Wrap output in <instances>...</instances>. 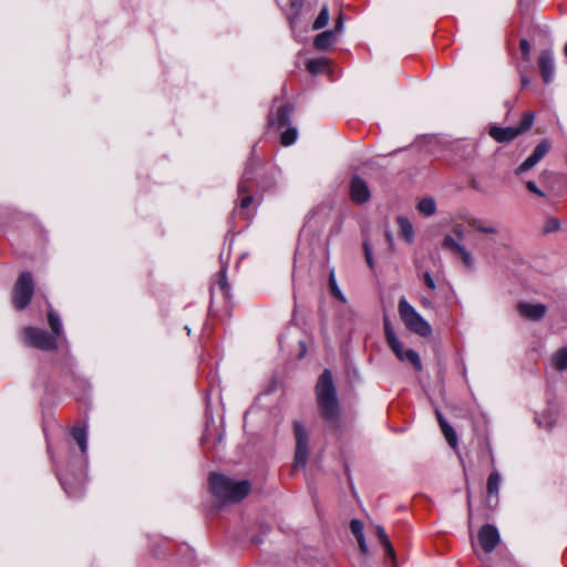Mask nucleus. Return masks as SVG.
Returning a JSON list of instances; mask_svg holds the SVG:
<instances>
[{"instance_id":"obj_50","label":"nucleus","mask_w":567,"mask_h":567,"mask_svg":"<svg viewBox=\"0 0 567 567\" xmlns=\"http://www.w3.org/2000/svg\"><path fill=\"white\" fill-rule=\"evenodd\" d=\"M564 51H565V54H566V56H567V43L565 44V49H564Z\"/></svg>"},{"instance_id":"obj_40","label":"nucleus","mask_w":567,"mask_h":567,"mask_svg":"<svg viewBox=\"0 0 567 567\" xmlns=\"http://www.w3.org/2000/svg\"><path fill=\"white\" fill-rule=\"evenodd\" d=\"M423 280L429 289L434 290L436 288L435 281L430 272H424Z\"/></svg>"},{"instance_id":"obj_46","label":"nucleus","mask_w":567,"mask_h":567,"mask_svg":"<svg viewBox=\"0 0 567 567\" xmlns=\"http://www.w3.org/2000/svg\"><path fill=\"white\" fill-rule=\"evenodd\" d=\"M342 28H343V19H342V16L340 14L339 18H338L337 24H336V29L338 31H341Z\"/></svg>"},{"instance_id":"obj_41","label":"nucleus","mask_w":567,"mask_h":567,"mask_svg":"<svg viewBox=\"0 0 567 567\" xmlns=\"http://www.w3.org/2000/svg\"><path fill=\"white\" fill-rule=\"evenodd\" d=\"M452 233L460 239H464L465 233L464 227L462 225H455L452 229Z\"/></svg>"},{"instance_id":"obj_11","label":"nucleus","mask_w":567,"mask_h":567,"mask_svg":"<svg viewBox=\"0 0 567 567\" xmlns=\"http://www.w3.org/2000/svg\"><path fill=\"white\" fill-rule=\"evenodd\" d=\"M370 189L367 183L359 176H353L350 182V197L355 204H364L370 199Z\"/></svg>"},{"instance_id":"obj_43","label":"nucleus","mask_w":567,"mask_h":567,"mask_svg":"<svg viewBox=\"0 0 567 567\" xmlns=\"http://www.w3.org/2000/svg\"><path fill=\"white\" fill-rule=\"evenodd\" d=\"M358 540V544H359V547L360 549L363 551V553H367L368 551V545L365 543V538H364V535L361 536V537H358L357 538Z\"/></svg>"},{"instance_id":"obj_37","label":"nucleus","mask_w":567,"mask_h":567,"mask_svg":"<svg viewBox=\"0 0 567 567\" xmlns=\"http://www.w3.org/2000/svg\"><path fill=\"white\" fill-rule=\"evenodd\" d=\"M363 249H364L365 260H367L369 267L372 269L373 268V258H372L371 247L368 241L363 243Z\"/></svg>"},{"instance_id":"obj_32","label":"nucleus","mask_w":567,"mask_h":567,"mask_svg":"<svg viewBox=\"0 0 567 567\" xmlns=\"http://www.w3.org/2000/svg\"><path fill=\"white\" fill-rule=\"evenodd\" d=\"M328 21H329V11H328L327 7H323L321 9L320 13L318 14L317 19L315 20L312 28L315 30L322 29L323 27L327 25Z\"/></svg>"},{"instance_id":"obj_1","label":"nucleus","mask_w":567,"mask_h":567,"mask_svg":"<svg viewBox=\"0 0 567 567\" xmlns=\"http://www.w3.org/2000/svg\"><path fill=\"white\" fill-rule=\"evenodd\" d=\"M209 486L213 495L224 503L239 502L250 491V483L248 481H235L216 473L209 476Z\"/></svg>"},{"instance_id":"obj_39","label":"nucleus","mask_w":567,"mask_h":567,"mask_svg":"<svg viewBox=\"0 0 567 567\" xmlns=\"http://www.w3.org/2000/svg\"><path fill=\"white\" fill-rule=\"evenodd\" d=\"M526 187H527V189H528L529 192H532V193L536 194L537 196H539V197H545L544 192H543V190H540V189L537 187V185H536L533 181H528V182L526 183Z\"/></svg>"},{"instance_id":"obj_7","label":"nucleus","mask_w":567,"mask_h":567,"mask_svg":"<svg viewBox=\"0 0 567 567\" xmlns=\"http://www.w3.org/2000/svg\"><path fill=\"white\" fill-rule=\"evenodd\" d=\"M386 342L400 361L406 360L415 368V370H422V363L419 354L412 349L404 350L398 337L392 338Z\"/></svg>"},{"instance_id":"obj_26","label":"nucleus","mask_w":567,"mask_h":567,"mask_svg":"<svg viewBox=\"0 0 567 567\" xmlns=\"http://www.w3.org/2000/svg\"><path fill=\"white\" fill-rule=\"evenodd\" d=\"M303 0H289L290 12L288 13V19L290 21L291 28H295L297 23V17L302 8Z\"/></svg>"},{"instance_id":"obj_12","label":"nucleus","mask_w":567,"mask_h":567,"mask_svg":"<svg viewBox=\"0 0 567 567\" xmlns=\"http://www.w3.org/2000/svg\"><path fill=\"white\" fill-rule=\"evenodd\" d=\"M539 70L545 83H550L555 76V62L553 52L545 50L540 53L538 59Z\"/></svg>"},{"instance_id":"obj_19","label":"nucleus","mask_w":567,"mask_h":567,"mask_svg":"<svg viewBox=\"0 0 567 567\" xmlns=\"http://www.w3.org/2000/svg\"><path fill=\"white\" fill-rule=\"evenodd\" d=\"M377 535H378V538H379L381 545L384 548L385 555L391 557L394 560L395 551H394V548H393L388 535L385 534V530L383 529V527H381V526L377 527Z\"/></svg>"},{"instance_id":"obj_23","label":"nucleus","mask_w":567,"mask_h":567,"mask_svg":"<svg viewBox=\"0 0 567 567\" xmlns=\"http://www.w3.org/2000/svg\"><path fill=\"white\" fill-rule=\"evenodd\" d=\"M501 485V475L497 471H493L487 480V492L489 494V497L493 495H497L499 491Z\"/></svg>"},{"instance_id":"obj_27","label":"nucleus","mask_w":567,"mask_h":567,"mask_svg":"<svg viewBox=\"0 0 567 567\" xmlns=\"http://www.w3.org/2000/svg\"><path fill=\"white\" fill-rule=\"evenodd\" d=\"M327 65L328 61L324 58L312 59L308 61L307 70L312 74H317L323 71L327 68Z\"/></svg>"},{"instance_id":"obj_20","label":"nucleus","mask_w":567,"mask_h":567,"mask_svg":"<svg viewBox=\"0 0 567 567\" xmlns=\"http://www.w3.org/2000/svg\"><path fill=\"white\" fill-rule=\"evenodd\" d=\"M417 210L426 217L432 216L436 212L435 200L432 197L422 198L417 203Z\"/></svg>"},{"instance_id":"obj_22","label":"nucleus","mask_w":567,"mask_h":567,"mask_svg":"<svg viewBox=\"0 0 567 567\" xmlns=\"http://www.w3.org/2000/svg\"><path fill=\"white\" fill-rule=\"evenodd\" d=\"M329 288H330L331 295L336 299H338L342 303L347 302L346 296L342 293L341 289L339 288V286L337 284V279H336V275H334V270L333 269L329 274Z\"/></svg>"},{"instance_id":"obj_38","label":"nucleus","mask_w":567,"mask_h":567,"mask_svg":"<svg viewBox=\"0 0 567 567\" xmlns=\"http://www.w3.org/2000/svg\"><path fill=\"white\" fill-rule=\"evenodd\" d=\"M519 48H520V51L523 53V56L526 60H528L529 59V53H530V44H529V42L526 39L520 40Z\"/></svg>"},{"instance_id":"obj_8","label":"nucleus","mask_w":567,"mask_h":567,"mask_svg":"<svg viewBox=\"0 0 567 567\" xmlns=\"http://www.w3.org/2000/svg\"><path fill=\"white\" fill-rule=\"evenodd\" d=\"M501 537L497 528L486 524L478 532V543L485 554L492 553L499 544Z\"/></svg>"},{"instance_id":"obj_29","label":"nucleus","mask_w":567,"mask_h":567,"mask_svg":"<svg viewBox=\"0 0 567 567\" xmlns=\"http://www.w3.org/2000/svg\"><path fill=\"white\" fill-rule=\"evenodd\" d=\"M297 128L288 126L282 133H281V144L285 146L292 145L297 140Z\"/></svg>"},{"instance_id":"obj_10","label":"nucleus","mask_w":567,"mask_h":567,"mask_svg":"<svg viewBox=\"0 0 567 567\" xmlns=\"http://www.w3.org/2000/svg\"><path fill=\"white\" fill-rule=\"evenodd\" d=\"M442 246L445 249H450L456 257H458L466 268L473 267L474 260L470 250L464 245L456 241L452 236L446 235L443 239Z\"/></svg>"},{"instance_id":"obj_36","label":"nucleus","mask_w":567,"mask_h":567,"mask_svg":"<svg viewBox=\"0 0 567 567\" xmlns=\"http://www.w3.org/2000/svg\"><path fill=\"white\" fill-rule=\"evenodd\" d=\"M350 528L355 538L363 536V524L358 519H352Z\"/></svg>"},{"instance_id":"obj_17","label":"nucleus","mask_w":567,"mask_h":567,"mask_svg":"<svg viewBox=\"0 0 567 567\" xmlns=\"http://www.w3.org/2000/svg\"><path fill=\"white\" fill-rule=\"evenodd\" d=\"M72 437L79 444L82 453L87 450V431L84 425H76L72 429Z\"/></svg>"},{"instance_id":"obj_31","label":"nucleus","mask_w":567,"mask_h":567,"mask_svg":"<svg viewBox=\"0 0 567 567\" xmlns=\"http://www.w3.org/2000/svg\"><path fill=\"white\" fill-rule=\"evenodd\" d=\"M441 430L450 446L455 449L457 446V435L454 429L450 424H444V427H441Z\"/></svg>"},{"instance_id":"obj_48","label":"nucleus","mask_w":567,"mask_h":567,"mask_svg":"<svg viewBox=\"0 0 567 567\" xmlns=\"http://www.w3.org/2000/svg\"><path fill=\"white\" fill-rule=\"evenodd\" d=\"M300 347H301V349H302V351H301V355H303V354H305V352H306V346H305V343H303V342H300Z\"/></svg>"},{"instance_id":"obj_30","label":"nucleus","mask_w":567,"mask_h":567,"mask_svg":"<svg viewBox=\"0 0 567 567\" xmlns=\"http://www.w3.org/2000/svg\"><path fill=\"white\" fill-rule=\"evenodd\" d=\"M441 430L450 446L455 449L457 446V435L454 429L450 424H444V427H441Z\"/></svg>"},{"instance_id":"obj_5","label":"nucleus","mask_w":567,"mask_h":567,"mask_svg":"<svg viewBox=\"0 0 567 567\" xmlns=\"http://www.w3.org/2000/svg\"><path fill=\"white\" fill-rule=\"evenodd\" d=\"M296 439L295 466L305 467L309 456V433L301 422L293 423Z\"/></svg>"},{"instance_id":"obj_34","label":"nucleus","mask_w":567,"mask_h":567,"mask_svg":"<svg viewBox=\"0 0 567 567\" xmlns=\"http://www.w3.org/2000/svg\"><path fill=\"white\" fill-rule=\"evenodd\" d=\"M61 481V484L65 491V493L71 496V497H78L82 494L83 492V488H82V485H78L75 488H73L72 486H70L68 484V482L63 478H60Z\"/></svg>"},{"instance_id":"obj_15","label":"nucleus","mask_w":567,"mask_h":567,"mask_svg":"<svg viewBox=\"0 0 567 567\" xmlns=\"http://www.w3.org/2000/svg\"><path fill=\"white\" fill-rule=\"evenodd\" d=\"M489 135L497 142H509L519 135V130H516V127L492 126Z\"/></svg>"},{"instance_id":"obj_28","label":"nucleus","mask_w":567,"mask_h":567,"mask_svg":"<svg viewBox=\"0 0 567 567\" xmlns=\"http://www.w3.org/2000/svg\"><path fill=\"white\" fill-rule=\"evenodd\" d=\"M553 362L557 370L567 369V348L558 350L553 357Z\"/></svg>"},{"instance_id":"obj_35","label":"nucleus","mask_w":567,"mask_h":567,"mask_svg":"<svg viewBox=\"0 0 567 567\" xmlns=\"http://www.w3.org/2000/svg\"><path fill=\"white\" fill-rule=\"evenodd\" d=\"M383 326H384V334H385L386 341L396 337V334L393 330V327L386 316H384V318H383Z\"/></svg>"},{"instance_id":"obj_51","label":"nucleus","mask_w":567,"mask_h":567,"mask_svg":"<svg viewBox=\"0 0 567 567\" xmlns=\"http://www.w3.org/2000/svg\"><path fill=\"white\" fill-rule=\"evenodd\" d=\"M185 329H186L187 333L189 334L190 333V329L187 326L185 327Z\"/></svg>"},{"instance_id":"obj_6","label":"nucleus","mask_w":567,"mask_h":567,"mask_svg":"<svg viewBox=\"0 0 567 567\" xmlns=\"http://www.w3.org/2000/svg\"><path fill=\"white\" fill-rule=\"evenodd\" d=\"M25 342L41 350H53L56 348L55 337L50 336L47 331L37 328H25L23 331Z\"/></svg>"},{"instance_id":"obj_25","label":"nucleus","mask_w":567,"mask_h":567,"mask_svg":"<svg viewBox=\"0 0 567 567\" xmlns=\"http://www.w3.org/2000/svg\"><path fill=\"white\" fill-rule=\"evenodd\" d=\"M252 164H254V159H249L248 163H247V166L245 168V172H244V175L238 184V192L240 194H244V193H247L248 192V187H247V182L251 178L252 176V172H251V167H252Z\"/></svg>"},{"instance_id":"obj_42","label":"nucleus","mask_w":567,"mask_h":567,"mask_svg":"<svg viewBox=\"0 0 567 567\" xmlns=\"http://www.w3.org/2000/svg\"><path fill=\"white\" fill-rule=\"evenodd\" d=\"M252 203V197L250 195L244 196L240 200V207L247 208Z\"/></svg>"},{"instance_id":"obj_14","label":"nucleus","mask_w":567,"mask_h":567,"mask_svg":"<svg viewBox=\"0 0 567 567\" xmlns=\"http://www.w3.org/2000/svg\"><path fill=\"white\" fill-rule=\"evenodd\" d=\"M293 109L289 104H285L278 107L276 116L271 113L268 124L275 126L277 130H282L290 123Z\"/></svg>"},{"instance_id":"obj_9","label":"nucleus","mask_w":567,"mask_h":567,"mask_svg":"<svg viewBox=\"0 0 567 567\" xmlns=\"http://www.w3.org/2000/svg\"><path fill=\"white\" fill-rule=\"evenodd\" d=\"M550 150V142L548 140L542 141L533 151V153L517 167L516 174L520 175L532 169Z\"/></svg>"},{"instance_id":"obj_3","label":"nucleus","mask_w":567,"mask_h":567,"mask_svg":"<svg viewBox=\"0 0 567 567\" xmlns=\"http://www.w3.org/2000/svg\"><path fill=\"white\" fill-rule=\"evenodd\" d=\"M399 315L404 326L412 332L427 337L432 333L430 323L409 303L405 298L399 301Z\"/></svg>"},{"instance_id":"obj_2","label":"nucleus","mask_w":567,"mask_h":567,"mask_svg":"<svg viewBox=\"0 0 567 567\" xmlns=\"http://www.w3.org/2000/svg\"><path fill=\"white\" fill-rule=\"evenodd\" d=\"M317 402L322 417L328 422H336L339 416V402L329 370H324L316 385Z\"/></svg>"},{"instance_id":"obj_18","label":"nucleus","mask_w":567,"mask_h":567,"mask_svg":"<svg viewBox=\"0 0 567 567\" xmlns=\"http://www.w3.org/2000/svg\"><path fill=\"white\" fill-rule=\"evenodd\" d=\"M396 221H398V225L400 228V235L406 241L411 243L414 238V230H413V226H412L411 221L409 220V218L404 217V216H399Z\"/></svg>"},{"instance_id":"obj_49","label":"nucleus","mask_w":567,"mask_h":567,"mask_svg":"<svg viewBox=\"0 0 567 567\" xmlns=\"http://www.w3.org/2000/svg\"><path fill=\"white\" fill-rule=\"evenodd\" d=\"M556 227H557V221H556V220H553V221L550 223V229H554V228H556Z\"/></svg>"},{"instance_id":"obj_45","label":"nucleus","mask_w":567,"mask_h":567,"mask_svg":"<svg viewBox=\"0 0 567 567\" xmlns=\"http://www.w3.org/2000/svg\"><path fill=\"white\" fill-rule=\"evenodd\" d=\"M520 82H522V86H523V87H526L527 85H529L530 80H529V78H528V76H526V75L522 74V75H520Z\"/></svg>"},{"instance_id":"obj_4","label":"nucleus","mask_w":567,"mask_h":567,"mask_svg":"<svg viewBox=\"0 0 567 567\" xmlns=\"http://www.w3.org/2000/svg\"><path fill=\"white\" fill-rule=\"evenodd\" d=\"M34 285L32 280V276L30 272H22L13 288V303L14 307L19 310L24 309L32 296H33Z\"/></svg>"},{"instance_id":"obj_24","label":"nucleus","mask_w":567,"mask_h":567,"mask_svg":"<svg viewBox=\"0 0 567 567\" xmlns=\"http://www.w3.org/2000/svg\"><path fill=\"white\" fill-rule=\"evenodd\" d=\"M48 322L52 330V332L55 334V337H59L62 334V322L60 317L51 309L48 312Z\"/></svg>"},{"instance_id":"obj_16","label":"nucleus","mask_w":567,"mask_h":567,"mask_svg":"<svg viewBox=\"0 0 567 567\" xmlns=\"http://www.w3.org/2000/svg\"><path fill=\"white\" fill-rule=\"evenodd\" d=\"M334 41H336V32L334 31H324L316 37L315 47L318 50H327L334 43Z\"/></svg>"},{"instance_id":"obj_44","label":"nucleus","mask_w":567,"mask_h":567,"mask_svg":"<svg viewBox=\"0 0 567 567\" xmlns=\"http://www.w3.org/2000/svg\"><path fill=\"white\" fill-rule=\"evenodd\" d=\"M435 414L441 427H444V424H449L447 421L444 419L443 414L439 410L435 411Z\"/></svg>"},{"instance_id":"obj_47","label":"nucleus","mask_w":567,"mask_h":567,"mask_svg":"<svg viewBox=\"0 0 567 567\" xmlns=\"http://www.w3.org/2000/svg\"><path fill=\"white\" fill-rule=\"evenodd\" d=\"M386 240L391 244L392 243V234L386 231Z\"/></svg>"},{"instance_id":"obj_21","label":"nucleus","mask_w":567,"mask_h":567,"mask_svg":"<svg viewBox=\"0 0 567 567\" xmlns=\"http://www.w3.org/2000/svg\"><path fill=\"white\" fill-rule=\"evenodd\" d=\"M467 223L471 228L484 233V234H496L497 229L494 226L487 225L484 220L478 218H470L467 219Z\"/></svg>"},{"instance_id":"obj_13","label":"nucleus","mask_w":567,"mask_h":567,"mask_svg":"<svg viewBox=\"0 0 567 567\" xmlns=\"http://www.w3.org/2000/svg\"><path fill=\"white\" fill-rule=\"evenodd\" d=\"M517 310L524 318L538 321L545 316L547 308L543 303L519 302Z\"/></svg>"},{"instance_id":"obj_33","label":"nucleus","mask_w":567,"mask_h":567,"mask_svg":"<svg viewBox=\"0 0 567 567\" xmlns=\"http://www.w3.org/2000/svg\"><path fill=\"white\" fill-rule=\"evenodd\" d=\"M534 117V113L532 112H526L523 115L519 125L516 127V130H519V134L527 131L533 125Z\"/></svg>"}]
</instances>
